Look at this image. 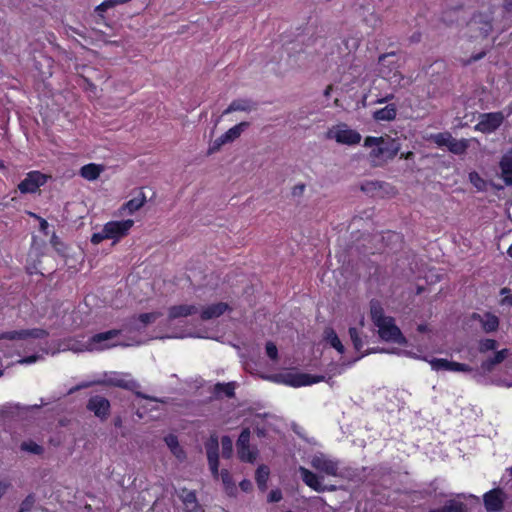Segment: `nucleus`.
Instances as JSON below:
<instances>
[{"instance_id":"f257e3e1","label":"nucleus","mask_w":512,"mask_h":512,"mask_svg":"<svg viewBox=\"0 0 512 512\" xmlns=\"http://www.w3.org/2000/svg\"><path fill=\"white\" fill-rule=\"evenodd\" d=\"M364 147L369 149L368 158L374 166H382L400 150V144L390 136H368L364 140Z\"/></svg>"},{"instance_id":"f03ea898","label":"nucleus","mask_w":512,"mask_h":512,"mask_svg":"<svg viewBox=\"0 0 512 512\" xmlns=\"http://www.w3.org/2000/svg\"><path fill=\"white\" fill-rule=\"evenodd\" d=\"M370 314L374 325L378 329V335L383 341L400 345L407 343L395 320L384 314L383 308L378 302L371 303Z\"/></svg>"},{"instance_id":"7ed1b4c3","label":"nucleus","mask_w":512,"mask_h":512,"mask_svg":"<svg viewBox=\"0 0 512 512\" xmlns=\"http://www.w3.org/2000/svg\"><path fill=\"white\" fill-rule=\"evenodd\" d=\"M270 380L288 385L291 387H302L309 386L315 383H319L324 380V376H316L308 373H301L293 370H288L270 377Z\"/></svg>"},{"instance_id":"20e7f679","label":"nucleus","mask_w":512,"mask_h":512,"mask_svg":"<svg viewBox=\"0 0 512 512\" xmlns=\"http://www.w3.org/2000/svg\"><path fill=\"white\" fill-rule=\"evenodd\" d=\"M93 384H105L110 386L121 387L124 389H128L136 392L139 388V384L131 377L129 374L119 373V372H110L106 373L104 379L101 381L95 382H85L77 387L70 389L69 393H73L76 390L90 387Z\"/></svg>"},{"instance_id":"39448f33","label":"nucleus","mask_w":512,"mask_h":512,"mask_svg":"<svg viewBox=\"0 0 512 512\" xmlns=\"http://www.w3.org/2000/svg\"><path fill=\"white\" fill-rule=\"evenodd\" d=\"M326 137L335 140L342 145H355L360 143L361 135L356 130L351 129L348 125L340 123L328 129Z\"/></svg>"},{"instance_id":"423d86ee","label":"nucleus","mask_w":512,"mask_h":512,"mask_svg":"<svg viewBox=\"0 0 512 512\" xmlns=\"http://www.w3.org/2000/svg\"><path fill=\"white\" fill-rule=\"evenodd\" d=\"M119 330H109L101 333H97L90 338L88 349L90 352H101L115 346L121 345L119 340Z\"/></svg>"},{"instance_id":"0eeeda50","label":"nucleus","mask_w":512,"mask_h":512,"mask_svg":"<svg viewBox=\"0 0 512 512\" xmlns=\"http://www.w3.org/2000/svg\"><path fill=\"white\" fill-rule=\"evenodd\" d=\"M410 357L421 359L429 363L431 366V369L440 372V371H449V372H463V373H469L472 371V368L464 363H459L455 361H450L448 359L444 358H431L428 359L427 357H419L412 353L407 354Z\"/></svg>"},{"instance_id":"6e6552de","label":"nucleus","mask_w":512,"mask_h":512,"mask_svg":"<svg viewBox=\"0 0 512 512\" xmlns=\"http://www.w3.org/2000/svg\"><path fill=\"white\" fill-rule=\"evenodd\" d=\"M310 464L315 470L327 476L336 477L338 475V462L325 454L313 455Z\"/></svg>"},{"instance_id":"1a4fd4ad","label":"nucleus","mask_w":512,"mask_h":512,"mask_svg":"<svg viewBox=\"0 0 512 512\" xmlns=\"http://www.w3.org/2000/svg\"><path fill=\"white\" fill-rule=\"evenodd\" d=\"M504 119L505 116L502 112L481 114L475 125V130L485 134L492 133L503 123Z\"/></svg>"},{"instance_id":"9d476101","label":"nucleus","mask_w":512,"mask_h":512,"mask_svg":"<svg viewBox=\"0 0 512 512\" xmlns=\"http://www.w3.org/2000/svg\"><path fill=\"white\" fill-rule=\"evenodd\" d=\"M134 225L132 219L120 220V221H109L104 224L106 232L108 233L109 240H113V243H117L121 238L125 237Z\"/></svg>"},{"instance_id":"9b49d317","label":"nucleus","mask_w":512,"mask_h":512,"mask_svg":"<svg viewBox=\"0 0 512 512\" xmlns=\"http://www.w3.org/2000/svg\"><path fill=\"white\" fill-rule=\"evenodd\" d=\"M247 126H248L247 122H241V123L231 127L230 129H228L224 134H222L221 136H219L218 138H216L213 141V143L211 144V146L209 148V153H214V152L220 150V148L223 145H225L227 143H231L234 140H236L237 138H239Z\"/></svg>"},{"instance_id":"f8f14e48","label":"nucleus","mask_w":512,"mask_h":512,"mask_svg":"<svg viewBox=\"0 0 512 512\" xmlns=\"http://www.w3.org/2000/svg\"><path fill=\"white\" fill-rule=\"evenodd\" d=\"M47 181V176L39 171H31L19 183L18 189L21 193H35L39 187Z\"/></svg>"},{"instance_id":"ddd939ff","label":"nucleus","mask_w":512,"mask_h":512,"mask_svg":"<svg viewBox=\"0 0 512 512\" xmlns=\"http://www.w3.org/2000/svg\"><path fill=\"white\" fill-rule=\"evenodd\" d=\"M299 472L301 474L303 482L313 489L316 492H324V491H335L336 487L334 485L326 486L323 484V477L318 476L317 474L311 472L305 467H300Z\"/></svg>"},{"instance_id":"4468645a","label":"nucleus","mask_w":512,"mask_h":512,"mask_svg":"<svg viewBox=\"0 0 512 512\" xmlns=\"http://www.w3.org/2000/svg\"><path fill=\"white\" fill-rule=\"evenodd\" d=\"M87 409L100 420H106L110 414V402L103 396H93L88 400Z\"/></svg>"},{"instance_id":"2eb2a0df","label":"nucleus","mask_w":512,"mask_h":512,"mask_svg":"<svg viewBox=\"0 0 512 512\" xmlns=\"http://www.w3.org/2000/svg\"><path fill=\"white\" fill-rule=\"evenodd\" d=\"M46 331L42 329H21L0 334V339L26 340L29 338H43Z\"/></svg>"},{"instance_id":"dca6fc26","label":"nucleus","mask_w":512,"mask_h":512,"mask_svg":"<svg viewBox=\"0 0 512 512\" xmlns=\"http://www.w3.org/2000/svg\"><path fill=\"white\" fill-rule=\"evenodd\" d=\"M88 347V339H69L63 343H59L58 347L54 349L51 353L55 354L63 351H72L75 353L90 352Z\"/></svg>"},{"instance_id":"f3484780","label":"nucleus","mask_w":512,"mask_h":512,"mask_svg":"<svg viewBox=\"0 0 512 512\" xmlns=\"http://www.w3.org/2000/svg\"><path fill=\"white\" fill-rule=\"evenodd\" d=\"M218 440L216 437H211L205 444L209 468L214 477H218Z\"/></svg>"},{"instance_id":"a211bd4d","label":"nucleus","mask_w":512,"mask_h":512,"mask_svg":"<svg viewBox=\"0 0 512 512\" xmlns=\"http://www.w3.org/2000/svg\"><path fill=\"white\" fill-rule=\"evenodd\" d=\"M504 493L500 489H494L484 495V504L489 512L500 511L503 507Z\"/></svg>"},{"instance_id":"6ab92c4d","label":"nucleus","mask_w":512,"mask_h":512,"mask_svg":"<svg viewBox=\"0 0 512 512\" xmlns=\"http://www.w3.org/2000/svg\"><path fill=\"white\" fill-rule=\"evenodd\" d=\"M250 441V431L248 429H245L240 434L238 441H237V450H238V456L242 461L246 462H254L256 460L257 453L256 452H249L248 454L245 453V449L248 448Z\"/></svg>"},{"instance_id":"aec40b11","label":"nucleus","mask_w":512,"mask_h":512,"mask_svg":"<svg viewBox=\"0 0 512 512\" xmlns=\"http://www.w3.org/2000/svg\"><path fill=\"white\" fill-rule=\"evenodd\" d=\"M198 312V307L193 304H179L168 309V321L188 317Z\"/></svg>"},{"instance_id":"412c9836","label":"nucleus","mask_w":512,"mask_h":512,"mask_svg":"<svg viewBox=\"0 0 512 512\" xmlns=\"http://www.w3.org/2000/svg\"><path fill=\"white\" fill-rule=\"evenodd\" d=\"M228 309H229L228 304L224 303V302L211 304V305H208L201 309L200 317L202 320H211V319L220 317Z\"/></svg>"},{"instance_id":"4be33fe9","label":"nucleus","mask_w":512,"mask_h":512,"mask_svg":"<svg viewBox=\"0 0 512 512\" xmlns=\"http://www.w3.org/2000/svg\"><path fill=\"white\" fill-rule=\"evenodd\" d=\"M395 55L394 54H385V55H382L380 58H379V62L381 64L382 67L385 66V63L388 62L390 63L389 59L390 58H393ZM380 73L381 75L386 78L391 84L393 85H397V86H403L402 85V81L404 80V77L398 72V71H395L393 73V75H390L391 71H386V69L384 68H381L380 70Z\"/></svg>"},{"instance_id":"5701e85b","label":"nucleus","mask_w":512,"mask_h":512,"mask_svg":"<svg viewBox=\"0 0 512 512\" xmlns=\"http://www.w3.org/2000/svg\"><path fill=\"white\" fill-rule=\"evenodd\" d=\"M179 497L181 498L187 512H203L193 491L182 489Z\"/></svg>"},{"instance_id":"b1692460","label":"nucleus","mask_w":512,"mask_h":512,"mask_svg":"<svg viewBox=\"0 0 512 512\" xmlns=\"http://www.w3.org/2000/svg\"><path fill=\"white\" fill-rule=\"evenodd\" d=\"M473 317L479 321L482 329L487 333L496 331L498 329L499 319L494 314H491V313H484L482 315L475 314Z\"/></svg>"},{"instance_id":"393cba45","label":"nucleus","mask_w":512,"mask_h":512,"mask_svg":"<svg viewBox=\"0 0 512 512\" xmlns=\"http://www.w3.org/2000/svg\"><path fill=\"white\" fill-rule=\"evenodd\" d=\"M501 177L507 185H512V148L507 151L500 161Z\"/></svg>"},{"instance_id":"a878e982","label":"nucleus","mask_w":512,"mask_h":512,"mask_svg":"<svg viewBox=\"0 0 512 512\" xmlns=\"http://www.w3.org/2000/svg\"><path fill=\"white\" fill-rule=\"evenodd\" d=\"M146 200V195L142 190H140L132 199H130L121 207V211H127L129 214H133L144 206Z\"/></svg>"},{"instance_id":"bb28decb","label":"nucleus","mask_w":512,"mask_h":512,"mask_svg":"<svg viewBox=\"0 0 512 512\" xmlns=\"http://www.w3.org/2000/svg\"><path fill=\"white\" fill-rule=\"evenodd\" d=\"M324 340L327 345H329L331 348L335 349L339 355H344V345L342 344L341 340L339 339L338 335L333 329H326L324 331Z\"/></svg>"},{"instance_id":"cd10ccee","label":"nucleus","mask_w":512,"mask_h":512,"mask_svg":"<svg viewBox=\"0 0 512 512\" xmlns=\"http://www.w3.org/2000/svg\"><path fill=\"white\" fill-rule=\"evenodd\" d=\"M104 171V166L100 164L95 163H89L87 165H84L80 169V175L88 180V181H94L96 180L100 174Z\"/></svg>"},{"instance_id":"c85d7f7f","label":"nucleus","mask_w":512,"mask_h":512,"mask_svg":"<svg viewBox=\"0 0 512 512\" xmlns=\"http://www.w3.org/2000/svg\"><path fill=\"white\" fill-rule=\"evenodd\" d=\"M254 107L255 104L249 99H236L229 104L223 114H229L235 111L249 112L253 110Z\"/></svg>"},{"instance_id":"c756f323","label":"nucleus","mask_w":512,"mask_h":512,"mask_svg":"<svg viewBox=\"0 0 512 512\" xmlns=\"http://www.w3.org/2000/svg\"><path fill=\"white\" fill-rule=\"evenodd\" d=\"M363 356H364V354H361V355H359L355 358L349 359V360L342 357L340 363L333 364L330 366L329 373L331 374V376L339 375V374L343 373L348 367L353 365L356 361L361 359Z\"/></svg>"},{"instance_id":"7c9ffc66","label":"nucleus","mask_w":512,"mask_h":512,"mask_svg":"<svg viewBox=\"0 0 512 512\" xmlns=\"http://www.w3.org/2000/svg\"><path fill=\"white\" fill-rule=\"evenodd\" d=\"M445 147L454 154H463L468 148V141L465 139L458 140L450 135V139L447 141Z\"/></svg>"},{"instance_id":"2f4dec72","label":"nucleus","mask_w":512,"mask_h":512,"mask_svg":"<svg viewBox=\"0 0 512 512\" xmlns=\"http://www.w3.org/2000/svg\"><path fill=\"white\" fill-rule=\"evenodd\" d=\"M445 147L454 154H463L468 148V141L465 139L458 140L450 135V139L447 141Z\"/></svg>"},{"instance_id":"473e14b6","label":"nucleus","mask_w":512,"mask_h":512,"mask_svg":"<svg viewBox=\"0 0 512 512\" xmlns=\"http://www.w3.org/2000/svg\"><path fill=\"white\" fill-rule=\"evenodd\" d=\"M169 338H207L208 334L206 331H200L195 329H182L168 336Z\"/></svg>"},{"instance_id":"72a5a7b5","label":"nucleus","mask_w":512,"mask_h":512,"mask_svg":"<svg viewBox=\"0 0 512 512\" xmlns=\"http://www.w3.org/2000/svg\"><path fill=\"white\" fill-rule=\"evenodd\" d=\"M374 118L379 121H391L396 117V108L393 104L374 112Z\"/></svg>"},{"instance_id":"f704fd0d","label":"nucleus","mask_w":512,"mask_h":512,"mask_svg":"<svg viewBox=\"0 0 512 512\" xmlns=\"http://www.w3.org/2000/svg\"><path fill=\"white\" fill-rule=\"evenodd\" d=\"M160 316H162L160 312H149L140 314L137 318V321L140 324H135V328L140 329L142 327H146L149 324L155 323Z\"/></svg>"},{"instance_id":"c9c22d12","label":"nucleus","mask_w":512,"mask_h":512,"mask_svg":"<svg viewBox=\"0 0 512 512\" xmlns=\"http://www.w3.org/2000/svg\"><path fill=\"white\" fill-rule=\"evenodd\" d=\"M269 474H270L269 468L265 465L259 466L256 471V475H255L256 482L258 484L259 489H261L262 491H264L267 487V481L269 478Z\"/></svg>"},{"instance_id":"e433bc0d","label":"nucleus","mask_w":512,"mask_h":512,"mask_svg":"<svg viewBox=\"0 0 512 512\" xmlns=\"http://www.w3.org/2000/svg\"><path fill=\"white\" fill-rule=\"evenodd\" d=\"M466 506L463 502L452 499L446 503V505L439 510H434L432 512H465Z\"/></svg>"},{"instance_id":"4c0bfd02","label":"nucleus","mask_w":512,"mask_h":512,"mask_svg":"<svg viewBox=\"0 0 512 512\" xmlns=\"http://www.w3.org/2000/svg\"><path fill=\"white\" fill-rule=\"evenodd\" d=\"M220 477L227 494L230 496H234L236 494V487L230 473L227 470H222L220 473Z\"/></svg>"},{"instance_id":"58836bf2","label":"nucleus","mask_w":512,"mask_h":512,"mask_svg":"<svg viewBox=\"0 0 512 512\" xmlns=\"http://www.w3.org/2000/svg\"><path fill=\"white\" fill-rule=\"evenodd\" d=\"M165 442L167 446L170 448L171 452L178 458L181 459L184 456L183 450L180 448L178 440L175 436L169 435L165 438Z\"/></svg>"},{"instance_id":"ea45409f","label":"nucleus","mask_w":512,"mask_h":512,"mask_svg":"<svg viewBox=\"0 0 512 512\" xmlns=\"http://www.w3.org/2000/svg\"><path fill=\"white\" fill-rule=\"evenodd\" d=\"M507 356V350L498 351L492 359L485 361L482 366L484 369L490 370L494 365L501 363Z\"/></svg>"},{"instance_id":"a19ab883","label":"nucleus","mask_w":512,"mask_h":512,"mask_svg":"<svg viewBox=\"0 0 512 512\" xmlns=\"http://www.w3.org/2000/svg\"><path fill=\"white\" fill-rule=\"evenodd\" d=\"M130 0H104L100 5L96 7V11L102 13L107 11L110 8H113L117 5L124 4L129 2Z\"/></svg>"},{"instance_id":"79ce46f5","label":"nucleus","mask_w":512,"mask_h":512,"mask_svg":"<svg viewBox=\"0 0 512 512\" xmlns=\"http://www.w3.org/2000/svg\"><path fill=\"white\" fill-rule=\"evenodd\" d=\"M450 133L443 132V133H437L432 134L428 138L429 140H432L437 146L444 147L447 144V141L450 139Z\"/></svg>"},{"instance_id":"37998d69","label":"nucleus","mask_w":512,"mask_h":512,"mask_svg":"<svg viewBox=\"0 0 512 512\" xmlns=\"http://www.w3.org/2000/svg\"><path fill=\"white\" fill-rule=\"evenodd\" d=\"M221 448L223 457L229 458L233 451V443L232 440L225 436L221 439Z\"/></svg>"},{"instance_id":"c03bdc74","label":"nucleus","mask_w":512,"mask_h":512,"mask_svg":"<svg viewBox=\"0 0 512 512\" xmlns=\"http://www.w3.org/2000/svg\"><path fill=\"white\" fill-rule=\"evenodd\" d=\"M349 335H350L351 341H352V343L354 345V349L357 352H359L361 350V348L363 347V342H362V340L359 337L357 329L355 327H350L349 328Z\"/></svg>"},{"instance_id":"a18cd8bd","label":"nucleus","mask_w":512,"mask_h":512,"mask_svg":"<svg viewBox=\"0 0 512 512\" xmlns=\"http://www.w3.org/2000/svg\"><path fill=\"white\" fill-rule=\"evenodd\" d=\"M469 180L471 184L478 190H484L486 187V182L480 177V175L477 172H471L469 174Z\"/></svg>"},{"instance_id":"49530a36","label":"nucleus","mask_w":512,"mask_h":512,"mask_svg":"<svg viewBox=\"0 0 512 512\" xmlns=\"http://www.w3.org/2000/svg\"><path fill=\"white\" fill-rule=\"evenodd\" d=\"M104 240H109V236H108V233L106 232L105 226H103L101 231L92 234L91 243L94 245H98L99 243H101Z\"/></svg>"},{"instance_id":"de8ad7c7","label":"nucleus","mask_w":512,"mask_h":512,"mask_svg":"<svg viewBox=\"0 0 512 512\" xmlns=\"http://www.w3.org/2000/svg\"><path fill=\"white\" fill-rule=\"evenodd\" d=\"M215 390L218 394H225L228 397L233 396L234 386L231 383L228 384H217Z\"/></svg>"},{"instance_id":"09e8293b","label":"nucleus","mask_w":512,"mask_h":512,"mask_svg":"<svg viewBox=\"0 0 512 512\" xmlns=\"http://www.w3.org/2000/svg\"><path fill=\"white\" fill-rule=\"evenodd\" d=\"M21 449L34 454H40L42 452V447L34 442H23Z\"/></svg>"},{"instance_id":"8fccbe9b","label":"nucleus","mask_w":512,"mask_h":512,"mask_svg":"<svg viewBox=\"0 0 512 512\" xmlns=\"http://www.w3.org/2000/svg\"><path fill=\"white\" fill-rule=\"evenodd\" d=\"M497 346V342L493 339H485L482 340L479 344V350L481 352H486L489 350H494Z\"/></svg>"},{"instance_id":"3c124183","label":"nucleus","mask_w":512,"mask_h":512,"mask_svg":"<svg viewBox=\"0 0 512 512\" xmlns=\"http://www.w3.org/2000/svg\"><path fill=\"white\" fill-rule=\"evenodd\" d=\"M266 354L272 360L277 359L278 350H277V347L272 342H268L266 344Z\"/></svg>"},{"instance_id":"603ef678","label":"nucleus","mask_w":512,"mask_h":512,"mask_svg":"<svg viewBox=\"0 0 512 512\" xmlns=\"http://www.w3.org/2000/svg\"><path fill=\"white\" fill-rule=\"evenodd\" d=\"M282 499V493L279 489L272 490L268 495L269 502H279Z\"/></svg>"},{"instance_id":"864d4df0","label":"nucleus","mask_w":512,"mask_h":512,"mask_svg":"<svg viewBox=\"0 0 512 512\" xmlns=\"http://www.w3.org/2000/svg\"><path fill=\"white\" fill-rule=\"evenodd\" d=\"M40 358L41 357L39 355H32L29 357L22 358L18 362L20 364H32V363H35L36 361H38Z\"/></svg>"},{"instance_id":"5fc2aeb1","label":"nucleus","mask_w":512,"mask_h":512,"mask_svg":"<svg viewBox=\"0 0 512 512\" xmlns=\"http://www.w3.org/2000/svg\"><path fill=\"white\" fill-rule=\"evenodd\" d=\"M51 243H52V245L56 248V250H57V251H59V252H62V251H63V249H62V248L64 247V245H63V243H61V242L59 241V239H58V237H57V236H55V235H54V236L52 237V239H51Z\"/></svg>"},{"instance_id":"6e6d98bb","label":"nucleus","mask_w":512,"mask_h":512,"mask_svg":"<svg viewBox=\"0 0 512 512\" xmlns=\"http://www.w3.org/2000/svg\"><path fill=\"white\" fill-rule=\"evenodd\" d=\"M239 485L240 488L245 492H248L252 489V483L249 480H243Z\"/></svg>"},{"instance_id":"4d7b16f0","label":"nucleus","mask_w":512,"mask_h":512,"mask_svg":"<svg viewBox=\"0 0 512 512\" xmlns=\"http://www.w3.org/2000/svg\"><path fill=\"white\" fill-rule=\"evenodd\" d=\"M9 488V484L5 482H0V499L3 497V495L6 493V491Z\"/></svg>"},{"instance_id":"13d9d810","label":"nucleus","mask_w":512,"mask_h":512,"mask_svg":"<svg viewBox=\"0 0 512 512\" xmlns=\"http://www.w3.org/2000/svg\"><path fill=\"white\" fill-rule=\"evenodd\" d=\"M84 82H85V89H89L90 91L92 92H95L96 91V86L94 84H92L90 81H88L87 79H84Z\"/></svg>"},{"instance_id":"bf43d9fd","label":"nucleus","mask_w":512,"mask_h":512,"mask_svg":"<svg viewBox=\"0 0 512 512\" xmlns=\"http://www.w3.org/2000/svg\"><path fill=\"white\" fill-rule=\"evenodd\" d=\"M47 227H48V222L45 219H41V221H40V228H41V230L44 231V230L47 229Z\"/></svg>"},{"instance_id":"052dcab7","label":"nucleus","mask_w":512,"mask_h":512,"mask_svg":"<svg viewBox=\"0 0 512 512\" xmlns=\"http://www.w3.org/2000/svg\"><path fill=\"white\" fill-rule=\"evenodd\" d=\"M412 157H413V152H411V151L401 154V158H403V159H410Z\"/></svg>"},{"instance_id":"680f3d73","label":"nucleus","mask_w":512,"mask_h":512,"mask_svg":"<svg viewBox=\"0 0 512 512\" xmlns=\"http://www.w3.org/2000/svg\"><path fill=\"white\" fill-rule=\"evenodd\" d=\"M359 324H360L361 326H363V325H364V316H363V315H360V318H359Z\"/></svg>"},{"instance_id":"e2e57ef3","label":"nucleus","mask_w":512,"mask_h":512,"mask_svg":"<svg viewBox=\"0 0 512 512\" xmlns=\"http://www.w3.org/2000/svg\"><path fill=\"white\" fill-rule=\"evenodd\" d=\"M507 253L510 257H512V244L510 245V247L508 248L507 250Z\"/></svg>"},{"instance_id":"0e129e2a","label":"nucleus","mask_w":512,"mask_h":512,"mask_svg":"<svg viewBox=\"0 0 512 512\" xmlns=\"http://www.w3.org/2000/svg\"><path fill=\"white\" fill-rule=\"evenodd\" d=\"M331 91V86H328L325 90V95L328 96Z\"/></svg>"},{"instance_id":"69168bd1","label":"nucleus","mask_w":512,"mask_h":512,"mask_svg":"<svg viewBox=\"0 0 512 512\" xmlns=\"http://www.w3.org/2000/svg\"><path fill=\"white\" fill-rule=\"evenodd\" d=\"M249 452H256L255 450H252L250 449V447L248 446L247 449H245V453L248 454Z\"/></svg>"},{"instance_id":"338daca9","label":"nucleus","mask_w":512,"mask_h":512,"mask_svg":"<svg viewBox=\"0 0 512 512\" xmlns=\"http://www.w3.org/2000/svg\"><path fill=\"white\" fill-rule=\"evenodd\" d=\"M418 330H419L420 332H423V331H425V327H424V326H422V325H420V326L418 327Z\"/></svg>"},{"instance_id":"774afa93","label":"nucleus","mask_w":512,"mask_h":512,"mask_svg":"<svg viewBox=\"0 0 512 512\" xmlns=\"http://www.w3.org/2000/svg\"><path fill=\"white\" fill-rule=\"evenodd\" d=\"M4 163L0 160V169H4Z\"/></svg>"}]
</instances>
